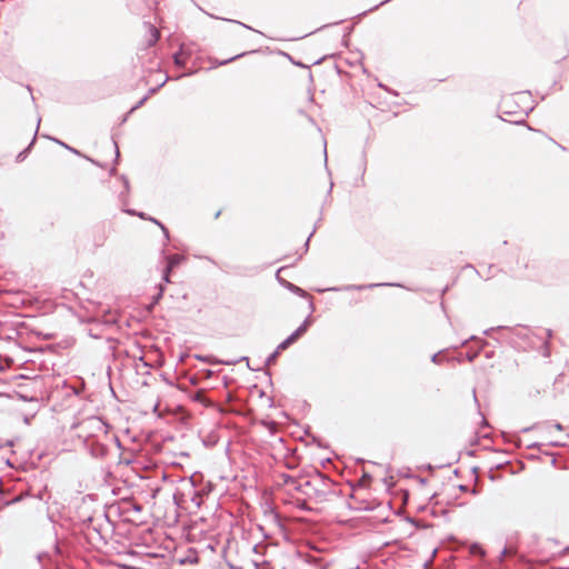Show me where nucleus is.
<instances>
[{"label":"nucleus","instance_id":"1","mask_svg":"<svg viewBox=\"0 0 569 569\" xmlns=\"http://www.w3.org/2000/svg\"><path fill=\"white\" fill-rule=\"evenodd\" d=\"M330 487L331 485L328 479L316 476L300 480L297 482L296 489L300 491L308 500L315 503H322L328 500Z\"/></svg>","mask_w":569,"mask_h":569},{"label":"nucleus","instance_id":"2","mask_svg":"<svg viewBox=\"0 0 569 569\" xmlns=\"http://www.w3.org/2000/svg\"><path fill=\"white\" fill-rule=\"evenodd\" d=\"M308 325V321H305L303 325L277 347V352L283 351L290 345L295 343L307 331Z\"/></svg>","mask_w":569,"mask_h":569},{"label":"nucleus","instance_id":"3","mask_svg":"<svg viewBox=\"0 0 569 569\" xmlns=\"http://www.w3.org/2000/svg\"><path fill=\"white\" fill-rule=\"evenodd\" d=\"M183 260V257L180 256V254H172L168 258V264H167V268H166V274H164V280L167 282H169V273L170 271L176 267L178 266L181 261Z\"/></svg>","mask_w":569,"mask_h":569},{"label":"nucleus","instance_id":"4","mask_svg":"<svg viewBox=\"0 0 569 569\" xmlns=\"http://www.w3.org/2000/svg\"><path fill=\"white\" fill-rule=\"evenodd\" d=\"M148 33H149V39H148V46H152L154 44L158 39H159V31L153 27V26H149L148 27Z\"/></svg>","mask_w":569,"mask_h":569},{"label":"nucleus","instance_id":"5","mask_svg":"<svg viewBox=\"0 0 569 569\" xmlns=\"http://www.w3.org/2000/svg\"><path fill=\"white\" fill-rule=\"evenodd\" d=\"M513 100H515V97H513V96H511V97H509V98H506V99L503 100V106H505V108H509V107H510V104H511V102H512Z\"/></svg>","mask_w":569,"mask_h":569},{"label":"nucleus","instance_id":"6","mask_svg":"<svg viewBox=\"0 0 569 569\" xmlns=\"http://www.w3.org/2000/svg\"><path fill=\"white\" fill-rule=\"evenodd\" d=\"M472 552L473 553L478 552L480 556L485 555V552L479 547H477V546L472 547Z\"/></svg>","mask_w":569,"mask_h":569},{"label":"nucleus","instance_id":"7","mask_svg":"<svg viewBox=\"0 0 569 569\" xmlns=\"http://www.w3.org/2000/svg\"><path fill=\"white\" fill-rule=\"evenodd\" d=\"M241 54L233 56V58H230L228 61H233V59L240 58Z\"/></svg>","mask_w":569,"mask_h":569},{"label":"nucleus","instance_id":"8","mask_svg":"<svg viewBox=\"0 0 569 569\" xmlns=\"http://www.w3.org/2000/svg\"><path fill=\"white\" fill-rule=\"evenodd\" d=\"M241 54L233 56V58H230L228 61H233V59L240 58Z\"/></svg>","mask_w":569,"mask_h":569},{"label":"nucleus","instance_id":"9","mask_svg":"<svg viewBox=\"0 0 569 569\" xmlns=\"http://www.w3.org/2000/svg\"><path fill=\"white\" fill-rule=\"evenodd\" d=\"M241 54L233 56V58H230L228 61H233V59L240 58Z\"/></svg>","mask_w":569,"mask_h":569},{"label":"nucleus","instance_id":"10","mask_svg":"<svg viewBox=\"0 0 569 569\" xmlns=\"http://www.w3.org/2000/svg\"><path fill=\"white\" fill-rule=\"evenodd\" d=\"M220 213H221V211H218V212L216 213V218H218V217L220 216Z\"/></svg>","mask_w":569,"mask_h":569}]
</instances>
